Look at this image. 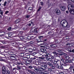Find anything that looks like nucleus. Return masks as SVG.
Segmentation results:
<instances>
[{
    "mask_svg": "<svg viewBox=\"0 0 74 74\" xmlns=\"http://www.w3.org/2000/svg\"><path fill=\"white\" fill-rule=\"evenodd\" d=\"M35 62L36 64H39V63L41 62V60L37 59L35 60Z\"/></svg>",
    "mask_w": 74,
    "mask_h": 74,
    "instance_id": "obj_10",
    "label": "nucleus"
},
{
    "mask_svg": "<svg viewBox=\"0 0 74 74\" xmlns=\"http://www.w3.org/2000/svg\"><path fill=\"white\" fill-rule=\"evenodd\" d=\"M6 74H10V71H8Z\"/></svg>",
    "mask_w": 74,
    "mask_h": 74,
    "instance_id": "obj_38",
    "label": "nucleus"
},
{
    "mask_svg": "<svg viewBox=\"0 0 74 74\" xmlns=\"http://www.w3.org/2000/svg\"><path fill=\"white\" fill-rule=\"evenodd\" d=\"M34 51H37V48L36 47H34L33 49Z\"/></svg>",
    "mask_w": 74,
    "mask_h": 74,
    "instance_id": "obj_35",
    "label": "nucleus"
},
{
    "mask_svg": "<svg viewBox=\"0 0 74 74\" xmlns=\"http://www.w3.org/2000/svg\"><path fill=\"white\" fill-rule=\"evenodd\" d=\"M61 24L63 27H67L68 25V23L66 21L64 20H62L61 22Z\"/></svg>",
    "mask_w": 74,
    "mask_h": 74,
    "instance_id": "obj_3",
    "label": "nucleus"
},
{
    "mask_svg": "<svg viewBox=\"0 0 74 74\" xmlns=\"http://www.w3.org/2000/svg\"><path fill=\"white\" fill-rule=\"evenodd\" d=\"M36 54V52H34L32 53V55H33V56H34V55H35Z\"/></svg>",
    "mask_w": 74,
    "mask_h": 74,
    "instance_id": "obj_33",
    "label": "nucleus"
},
{
    "mask_svg": "<svg viewBox=\"0 0 74 74\" xmlns=\"http://www.w3.org/2000/svg\"><path fill=\"white\" fill-rule=\"evenodd\" d=\"M69 5H68V9L70 13L74 15V5L70 2H68Z\"/></svg>",
    "mask_w": 74,
    "mask_h": 74,
    "instance_id": "obj_1",
    "label": "nucleus"
},
{
    "mask_svg": "<svg viewBox=\"0 0 74 74\" xmlns=\"http://www.w3.org/2000/svg\"><path fill=\"white\" fill-rule=\"evenodd\" d=\"M23 40H27V37H24Z\"/></svg>",
    "mask_w": 74,
    "mask_h": 74,
    "instance_id": "obj_40",
    "label": "nucleus"
},
{
    "mask_svg": "<svg viewBox=\"0 0 74 74\" xmlns=\"http://www.w3.org/2000/svg\"><path fill=\"white\" fill-rule=\"evenodd\" d=\"M31 74H36V73H34V72L33 71L31 73Z\"/></svg>",
    "mask_w": 74,
    "mask_h": 74,
    "instance_id": "obj_58",
    "label": "nucleus"
},
{
    "mask_svg": "<svg viewBox=\"0 0 74 74\" xmlns=\"http://www.w3.org/2000/svg\"><path fill=\"white\" fill-rule=\"evenodd\" d=\"M52 53L53 54L54 56H55L56 57H57V55L58 54H59V53H57L55 51L52 52Z\"/></svg>",
    "mask_w": 74,
    "mask_h": 74,
    "instance_id": "obj_12",
    "label": "nucleus"
},
{
    "mask_svg": "<svg viewBox=\"0 0 74 74\" xmlns=\"http://www.w3.org/2000/svg\"><path fill=\"white\" fill-rule=\"evenodd\" d=\"M62 55H64V56H66L67 55V54L64 53V52H62Z\"/></svg>",
    "mask_w": 74,
    "mask_h": 74,
    "instance_id": "obj_26",
    "label": "nucleus"
},
{
    "mask_svg": "<svg viewBox=\"0 0 74 74\" xmlns=\"http://www.w3.org/2000/svg\"><path fill=\"white\" fill-rule=\"evenodd\" d=\"M73 66H70L69 68V69H73Z\"/></svg>",
    "mask_w": 74,
    "mask_h": 74,
    "instance_id": "obj_43",
    "label": "nucleus"
},
{
    "mask_svg": "<svg viewBox=\"0 0 74 74\" xmlns=\"http://www.w3.org/2000/svg\"><path fill=\"white\" fill-rule=\"evenodd\" d=\"M59 61V60L58 59H55L54 61L53 62V64H57V63Z\"/></svg>",
    "mask_w": 74,
    "mask_h": 74,
    "instance_id": "obj_9",
    "label": "nucleus"
},
{
    "mask_svg": "<svg viewBox=\"0 0 74 74\" xmlns=\"http://www.w3.org/2000/svg\"><path fill=\"white\" fill-rule=\"evenodd\" d=\"M45 56L46 58H47V57H50V54L49 53H47Z\"/></svg>",
    "mask_w": 74,
    "mask_h": 74,
    "instance_id": "obj_17",
    "label": "nucleus"
},
{
    "mask_svg": "<svg viewBox=\"0 0 74 74\" xmlns=\"http://www.w3.org/2000/svg\"><path fill=\"white\" fill-rule=\"evenodd\" d=\"M46 60L47 61H48L49 60V61L51 62V63H50L49 62H48L47 63V64L49 66L51 67V68L52 69H53V70H55V67L53 65V63H52V59H51V58H46Z\"/></svg>",
    "mask_w": 74,
    "mask_h": 74,
    "instance_id": "obj_2",
    "label": "nucleus"
},
{
    "mask_svg": "<svg viewBox=\"0 0 74 74\" xmlns=\"http://www.w3.org/2000/svg\"><path fill=\"white\" fill-rule=\"evenodd\" d=\"M0 33H1V32H0ZM3 34H1V35H0V37H2V36H3Z\"/></svg>",
    "mask_w": 74,
    "mask_h": 74,
    "instance_id": "obj_52",
    "label": "nucleus"
},
{
    "mask_svg": "<svg viewBox=\"0 0 74 74\" xmlns=\"http://www.w3.org/2000/svg\"><path fill=\"white\" fill-rule=\"evenodd\" d=\"M20 22V20L19 19H18L16 20V23H19Z\"/></svg>",
    "mask_w": 74,
    "mask_h": 74,
    "instance_id": "obj_23",
    "label": "nucleus"
},
{
    "mask_svg": "<svg viewBox=\"0 0 74 74\" xmlns=\"http://www.w3.org/2000/svg\"><path fill=\"white\" fill-rule=\"evenodd\" d=\"M17 69H16V70H21V68L18 65L17 66Z\"/></svg>",
    "mask_w": 74,
    "mask_h": 74,
    "instance_id": "obj_20",
    "label": "nucleus"
},
{
    "mask_svg": "<svg viewBox=\"0 0 74 74\" xmlns=\"http://www.w3.org/2000/svg\"><path fill=\"white\" fill-rule=\"evenodd\" d=\"M26 63H27V64H29V63H30V62L29 61L27 60L26 61Z\"/></svg>",
    "mask_w": 74,
    "mask_h": 74,
    "instance_id": "obj_37",
    "label": "nucleus"
},
{
    "mask_svg": "<svg viewBox=\"0 0 74 74\" xmlns=\"http://www.w3.org/2000/svg\"><path fill=\"white\" fill-rule=\"evenodd\" d=\"M38 69L39 70L38 71V72L39 73H42V72L41 71H43L44 70V69H43V68H42L41 67H38Z\"/></svg>",
    "mask_w": 74,
    "mask_h": 74,
    "instance_id": "obj_6",
    "label": "nucleus"
},
{
    "mask_svg": "<svg viewBox=\"0 0 74 74\" xmlns=\"http://www.w3.org/2000/svg\"><path fill=\"white\" fill-rule=\"evenodd\" d=\"M27 58V59H29V58H30V55H27V56H26Z\"/></svg>",
    "mask_w": 74,
    "mask_h": 74,
    "instance_id": "obj_25",
    "label": "nucleus"
},
{
    "mask_svg": "<svg viewBox=\"0 0 74 74\" xmlns=\"http://www.w3.org/2000/svg\"><path fill=\"white\" fill-rule=\"evenodd\" d=\"M61 10L62 11H64L66 10V7L65 6H61L60 7Z\"/></svg>",
    "mask_w": 74,
    "mask_h": 74,
    "instance_id": "obj_8",
    "label": "nucleus"
},
{
    "mask_svg": "<svg viewBox=\"0 0 74 74\" xmlns=\"http://www.w3.org/2000/svg\"><path fill=\"white\" fill-rule=\"evenodd\" d=\"M51 59L52 60V62L51 63H53V62H54V60H55V58L54 57L52 56L51 57Z\"/></svg>",
    "mask_w": 74,
    "mask_h": 74,
    "instance_id": "obj_15",
    "label": "nucleus"
},
{
    "mask_svg": "<svg viewBox=\"0 0 74 74\" xmlns=\"http://www.w3.org/2000/svg\"><path fill=\"white\" fill-rule=\"evenodd\" d=\"M39 59H42V60H44L45 59V57H39Z\"/></svg>",
    "mask_w": 74,
    "mask_h": 74,
    "instance_id": "obj_21",
    "label": "nucleus"
},
{
    "mask_svg": "<svg viewBox=\"0 0 74 74\" xmlns=\"http://www.w3.org/2000/svg\"><path fill=\"white\" fill-rule=\"evenodd\" d=\"M7 4V1H5L4 4V6H5L6 4Z\"/></svg>",
    "mask_w": 74,
    "mask_h": 74,
    "instance_id": "obj_44",
    "label": "nucleus"
},
{
    "mask_svg": "<svg viewBox=\"0 0 74 74\" xmlns=\"http://www.w3.org/2000/svg\"><path fill=\"white\" fill-rule=\"evenodd\" d=\"M0 14H1V15H2V16H3V10H1V9L0 8Z\"/></svg>",
    "mask_w": 74,
    "mask_h": 74,
    "instance_id": "obj_18",
    "label": "nucleus"
},
{
    "mask_svg": "<svg viewBox=\"0 0 74 74\" xmlns=\"http://www.w3.org/2000/svg\"><path fill=\"white\" fill-rule=\"evenodd\" d=\"M2 72L3 74H5V71H7V70H6V69H5V66H3L2 67Z\"/></svg>",
    "mask_w": 74,
    "mask_h": 74,
    "instance_id": "obj_7",
    "label": "nucleus"
},
{
    "mask_svg": "<svg viewBox=\"0 0 74 74\" xmlns=\"http://www.w3.org/2000/svg\"><path fill=\"white\" fill-rule=\"evenodd\" d=\"M29 69H33V67L31 66H29Z\"/></svg>",
    "mask_w": 74,
    "mask_h": 74,
    "instance_id": "obj_48",
    "label": "nucleus"
},
{
    "mask_svg": "<svg viewBox=\"0 0 74 74\" xmlns=\"http://www.w3.org/2000/svg\"><path fill=\"white\" fill-rule=\"evenodd\" d=\"M36 59V57L33 58V60H35Z\"/></svg>",
    "mask_w": 74,
    "mask_h": 74,
    "instance_id": "obj_62",
    "label": "nucleus"
},
{
    "mask_svg": "<svg viewBox=\"0 0 74 74\" xmlns=\"http://www.w3.org/2000/svg\"><path fill=\"white\" fill-rule=\"evenodd\" d=\"M55 11L56 14L58 15H60V14H61V12H60V10L58 9H56L55 10Z\"/></svg>",
    "mask_w": 74,
    "mask_h": 74,
    "instance_id": "obj_4",
    "label": "nucleus"
},
{
    "mask_svg": "<svg viewBox=\"0 0 74 74\" xmlns=\"http://www.w3.org/2000/svg\"><path fill=\"white\" fill-rule=\"evenodd\" d=\"M57 69H60V66L58 65H57Z\"/></svg>",
    "mask_w": 74,
    "mask_h": 74,
    "instance_id": "obj_45",
    "label": "nucleus"
},
{
    "mask_svg": "<svg viewBox=\"0 0 74 74\" xmlns=\"http://www.w3.org/2000/svg\"><path fill=\"white\" fill-rule=\"evenodd\" d=\"M9 12V11H6V12H5V14H7Z\"/></svg>",
    "mask_w": 74,
    "mask_h": 74,
    "instance_id": "obj_51",
    "label": "nucleus"
},
{
    "mask_svg": "<svg viewBox=\"0 0 74 74\" xmlns=\"http://www.w3.org/2000/svg\"><path fill=\"white\" fill-rule=\"evenodd\" d=\"M23 29L24 30H26V28L25 27H23Z\"/></svg>",
    "mask_w": 74,
    "mask_h": 74,
    "instance_id": "obj_54",
    "label": "nucleus"
},
{
    "mask_svg": "<svg viewBox=\"0 0 74 74\" xmlns=\"http://www.w3.org/2000/svg\"><path fill=\"white\" fill-rule=\"evenodd\" d=\"M27 38V40H30V37L29 36H28Z\"/></svg>",
    "mask_w": 74,
    "mask_h": 74,
    "instance_id": "obj_46",
    "label": "nucleus"
},
{
    "mask_svg": "<svg viewBox=\"0 0 74 74\" xmlns=\"http://www.w3.org/2000/svg\"><path fill=\"white\" fill-rule=\"evenodd\" d=\"M28 43H29L31 45L33 44H34V42L33 41H31L30 42H29Z\"/></svg>",
    "mask_w": 74,
    "mask_h": 74,
    "instance_id": "obj_22",
    "label": "nucleus"
},
{
    "mask_svg": "<svg viewBox=\"0 0 74 74\" xmlns=\"http://www.w3.org/2000/svg\"><path fill=\"white\" fill-rule=\"evenodd\" d=\"M71 52H72L74 53V49H73L72 51H71Z\"/></svg>",
    "mask_w": 74,
    "mask_h": 74,
    "instance_id": "obj_59",
    "label": "nucleus"
},
{
    "mask_svg": "<svg viewBox=\"0 0 74 74\" xmlns=\"http://www.w3.org/2000/svg\"><path fill=\"white\" fill-rule=\"evenodd\" d=\"M43 37H44V36H40L38 37V38H40H40H43Z\"/></svg>",
    "mask_w": 74,
    "mask_h": 74,
    "instance_id": "obj_36",
    "label": "nucleus"
},
{
    "mask_svg": "<svg viewBox=\"0 0 74 74\" xmlns=\"http://www.w3.org/2000/svg\"><path fill=\"white\" fill-rule=\"evenodd\" d=\"M61 60L63 63V64H64V59L62 58L61 59Z\"/></svg>",
    "mask_w": 74,
    "mask_h": 74,
    "instance_id": "obj_32",
    "label": "nucleus"
},
{
    "mask_svg": "<svg viewBox=\"0 0 74 74\" xmlns=\"http://www.w3.org/2000/svg\"><path fill=\"white\" fill-rule=\"evenodd\" d=\"M42 8V7L41 6H39V8L38 10V11H40V10L41 9V8Z\"/></svg>",
    "mask_w": 74,
    "mask_h": 74,
    "instance_id": "obj_27",
    "label": "nucleus"
},
{
    "mask_svg": "<svg viewBox=\"0 0 74 74\" xmlns=\"http://www.w3.org/2000/svg\"><path fill=\"white\" fill-rule=\"evenodd\" d=\"M61 56H62V53H60L57 55V56L58 57H59V58H61Z\"/></svg>",
    "mask_w": 74,
    "mask_h": 74,
    "instance_id": "obj_14",
    "label": "nucleus"
},
{
    "mask_svg": "<svg viewBox=\"0 0 74 74\" xmlns=\"http://www.w3.org/2000/svg\"><path fill=\"white\" fill-rule=\"evenodd\" d=\"M66 14H69V11H68V10H66Z\"/></svg>",
    "mask_w": 74,
    "mask_h": 74,
    "instance_id": "obj_60",
    "label": "nucleus"
},
{
    "mask_svg": "<svg viewBox=\"0 0 74 74\" xmlns=\"http://www.w3.org/2000/svg\"><path fill=\"white\" fill-rule=\"evenodd\" d=\"M70 63H73L72 60H69V64H70Z\"/></svg>",
    "mask_w": 74,
    "mask_h": 74,
    "instance_id": "obj_41",
    "label": "nucleus"
},
{
    "mask_svg": "<svg viewBox=\"0 0 74 74\" xmlns=\"http://www.w3.org/2000/svg\"><path fill=\"white\" fill-rule=\"evenodd\" d=\"M11 27H9L8 29V30H11Z\"/></svg>",
    "mask_w": 74,
    "mask_h": 74,
    "instance_id": "obj_47",
    "label": "nucleus"
},
{
    "mask_svg": "<svg viewBox=\"0 0 74 74\" xmlns=\"http://www.w3.org/2000/svg\"><path fill=\"white\" fill-rule=\"evenodd\" d=\"M40 51L41 52H46V49L45 48H42L40 49Z\"/></svg>",
    "mask_w": 74,
    "mask_h": 74,
    "instance_id": "obj_16",
    "label": "nucleus"
},
{
    "mask_svg": "<svg viewBox=\"0 0 74 74\" xmlns=\"http://www.w3.org/2000/svg\"><path fill=\"white\" fill-rule=\"evenodd\" d=\"M60 74H64V73H63V72H60V73H59Z\"/></svg>",
    "mask_w": 74,
    "mask_h": 74,
    "instance_id": "obj_56",
    "label": "nucleus"
},
{
    "mask_svg": "<svg viewBox=\"0 0 74 74\" xmlns=\"http://www.w3.org/2000/svg\"><path fill=\"white\" fill-rule=\"evenodd\" d=\"M60 69H63V66H62V65H61L60 66Z\"/></svg>",
    "mask_w": 74,
    "mask_h": 74,
    "instance_id": "obj_49",
    "label": "nucleus"
},
{
    "mask_svg": "<svg viewBox=\"0 0 74 74\" xmlns=\"http://www.w3.org/2000/svg\"><path fill=\"white\" fill-rule=\"evenodd\" d=\"M46 49H49V47L47 46L46 47Z\"/></svg>",
    "mask_w": 74,
    "mask_h": 74,
    "instance_id": "obj_63",
    "label": "nucleus"
},
{
    "mask_svg": "<svg viewBox=\"0 0 74 74\" xmlns=\"http://www.w3.org/2000/svg\"><path fill=\"white\" fill-rule=\"evenodd\" d=\"M31 25H32L31 24V23H29L28 24V26H31Z\"/></svg>",
    "mask_w": 74,
    "mask_h": 74,
    "instance_id": "obj_61",
    "label": "nucleus"
},
{
    "mask_svg": "<svg viewBox=\"0 0 74 74\" xmlns=\"http://www.w3.org/2000/svg\"><path fill=\"white\" fill-rule=\"evenodd\" d=\"M27 71H28V72H29V73H32V71L30 70H28V69L27 70Z\"/></svg>",
    "mask_w": 74,
    "mask_h": 74,
    "instance_id": "obj_29",
    "label": "nucleus"
},
{
    "mask_svg": "<svg viewBox=\"0 0 74 74\" xmlns=\"http://www.w3.org/2000/svg\"><path fill=\"white\" fill-rule=\"evenodd\" d=\"M40 74H47V73H45V72H42Z\"/></svg>",
    "mask_w": 74,
    "mask_h": 74,
    "instance_id": "obj_53",
    "label": "nucleus"
},
{
    "mask_svg": "<svg viewBox=\"0 0 74 74\" xmlns=\"http://www.w3.org/2000/svg\"><path fill=\"white\" fill-rule=\"evenodd\" d=\"M65 62H64V64H62V65L64 66H67V65H69V61L68 60H65Z\"/></svg>",
    "mask_w": 74,
    "mask_h": 74,
    "instance_id": "obj_5",
    "label": "nucleus"
},
{
    "mask_svg": "<svg viewBox=\"0 0 74 74\" xmlns=\"http://www.w3.org/2000/svg\"><path fill=\"white\" fill-rule=\"evenodd\" d=\"M23 59H24V60H27V59H28L26 56H25V57H23Z\"/></svg>",
    "mask_w": 74,
    "mask_h": 74,
    "instance_id": "obj_28",
    "label": "nucleus"
},
{
    "mask_svg": "<svg viewBox=\"0 0 74 74\" xmlns=\"http://www.w3.org/2000/svg\"><path fill=\"white\" fill-rule=\"evenodd\" d=\"M29 17H30V16L29 15H27L25 16V18H29Z\"/></svg>",
    "mask_w": 74,
    "mask_h": 74,
    "instance_id": "obj_42",
    "label": "nucleus"
},
{
    "mask_svg": "<svg viewBox=\"0 0 74 74\" xmlns=\"http://www.w3.org/2000/svg\"><path fill=\"white\" fill-rule=\"evenodd\" d=\"M37 29V28L36 29H35L36 31H35V33H38V31H37V30H36Z\"/></svg>",
    "mask_w": 74,
    "mask_h": 74,
    "instance_id": "obj_55",
    "label": "nucleus"
},
{
    "mask_svg": "<svg viewBox=\"0 0 74 74\" xmlns=\"http://www.w3.org/2000/svg\"><path fill=\"white\" fill-rule=\"evenodd\" d=\"M73 73H74V68L73 69Z\"/></svg>",
    "mask_w": 74,
    "mask_h": 74,
    "instance_id": "obj_64",
    "label": "nucleus"
},
{
    "mask_svg": "<svg viewBox=\"0 0 74 74\" xmlns=\"http://www.w3.org/2000/svg\"><path fill=\"white\" fill-rule=\"evenodd\" d=\"M36 30V28L35 27H34L33 28L31 29V30H30L31 32L32 33H35V31Z\"/></svg>",
    "mask_w": 74,
    "mask_h": 74,
    "instance_id": "obj_13",
    "label": "nucleus"
},
{
    "mask_svg": "<svg viewBox=\"0 0 74 74\" xmlns=\"http://www.w3.org/2000/svg\"><path fill=\"white\" fill-rule=\"evenodd\" d=\"M28 10H30L31 11H32V10H33V8H32L31 7H30L29 8Z\"/></svg>",
    "mask_w": 74,
    "mask_h": 74,
    "instance_id": "obj_24",
    "label": "nucleus"
},
{
    "mask_svg": "<svg viewBox=\"0 0 74 74\" xmlns=\"http://www.w3.org/2000/svg\"><path fill=\"white\" fill-rule=\"evenodd\" d=\"M19 38L21 39V40H23L24 39V37H23V36H20L19 37Z\"/></svg>",
    "mask_w": 74,
    "mask_h": 74,
    "instance_id": "obj_39",
    "label": "nucleus"
},
{
    "mask_svg": "<svg viewBox=\"0 0 74 74\" xmlns=\"http://www.w3.org/2000/svg\"><path fill=\"white\" fill-rule=\"evenodd\" d=\"M34 69H35V70H36V71H38L39 70V69H38L36 67H34Z\"/></svg>",
    "mask_w": 74,
    "mask_h": 74,
    "instance_id": "obj_34",
    "label": "nucleus"
},
{
    "mask_svg": "<svg viewBox=\"0 0 74 74\" xmlns=\"http://www.w3.org/2000/svg\"><path fill=\"white\" fill-rule=\"evenodd\" d=\"M41 64H42V65H41L42 66V67H43L44 68H46L47 67V65L45 64H44V63H41Z\"/></svg>",
    "mask_w": 74,
    "mask_h": 74,
    "instance_id": "obj_11",
    "label": "nucleus"
},
{
    "mask_svg": "<svg viewBox=\"0 0 74 74\" xmlns=\"http://www.w3.org/2000/svg\"><path fill=\"white\" fill-rule=\"evenodd\" d=\"M43 4H44V3H43V2H41V5H43Z\"/></svg>",
    "mask_w": 74,
    "mask_h": 74,
    "instance_id": "obj_50",
    "label": "nucleus"
},
{
    "mask_svg": "<svg viewBox=\"0 0 74 74\" xmlns=\"http://www.w3.org/2000/svg\"><path fill=\"white\" fill-rule=\"evenodd\" d=\"M31 24H32V25H33V24H34V22H33V21H31Z\"/></svg>",
    "mask_w": 74,
    "mask_h": 74,
    "instance_id": "obj_57",
    "label": "nucleus"
},
{
    "mask_svg": "<svg viewBox=\"0 0 74 74\" xmlns=\"http://www.w3.org/2000/svg\"><path fill=\"white\" fill-rule=\"evenodd\" d=\"M58 52H59L60 53H62V50H58Z\"/></svg>",
    "mask_w": 74,
    "mask_h": 74,
    "instance_id": "obj_31",
    "label": "nucleus"
},
{
    "mask_svg": "<svg viewBox=\"0 0 74 74\" xmlns=\"http://www.w3.org/2000/svg\"><path fill=\"white\" fill-rule=\"evenodd\" d=\"M65 58L66 59L68 60L69 59H70V57L69 56H67L65 57Z\"/></svg>",
    "mask_w": 74,
    "mask_h": 74,
    "instance_id": "obj_30",
    "label": "nucleus"
},
{
    "mask_svg": "<svg viewBox=\"0 0 74 74\" xmlns=\"http://www.w3.org/2000/svg\"><path fill=\"white\" fill-rule=\"evenodd\" d=\"M47 71H48L51 72V71H52V69L51 68H48Z\"/></svg>",
    "mask_w": 74,
    "mask_h": 74,
    "instance_id": "obj_19",
    "label": "nucleus"
}]
</instances>
